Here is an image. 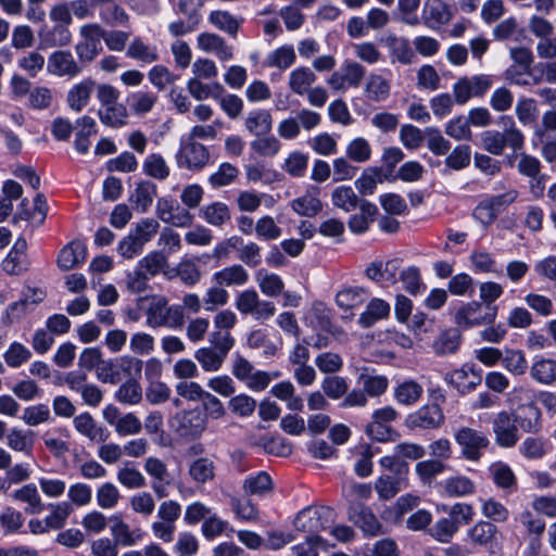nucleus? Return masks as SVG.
Instances as JSON below:
<instances>
[{
    "label": "nucleus",
    "mask_w": 556,
    "mask_h": 556,
    "mask_svg": "<svg viewBox=\"0 0 556 556\" xmlns=\"http://www.w3.org/2000/svg\"><path fill=\"white\" fill-rule=\"evenodd\" d=\"M146 316V324L150 328L180 329L185 324V315L180 305L170 306L167 299L161 295L150 298Z\"/></svg>",
    "instance_id": "nucleus-1"
},
{
    "label": "nucleus",
    "mask_w": 556,
    "mask_h": 556,
    "mask_svg": "<svg viewBox=\"0 0 556 556\" xmlns=\"http://www.w3.org/2000/svg\"><path fill=\"white\" fill-rule=\"evenodd\" d=\"M169 428L180 438L195 440L207 427V417L198 408L182 409L168 419Z\"/></svg>",
    "instance_id": "nucleus-2"
},
{
    "label": "nucleus",
    "mask_w": 556,
    "mask_h": 556,
    "mask_svg": "<svg viewBox=\"0 0 556 556\" xmlns=\"http://www.w3.org/2000/svg\"><path fill=\"white\" fill-rule=\"evenodd\" d=\"M175 159L178 167L198 172L208 164L210 152L204 144L182 137Z\"/></svg>",
    "instance_id": "nucleus-3"
},
{
    "label": "nucleus",
    "mask_w": 556,
    "mask_h": 556,
    "mask_svg": "<svg viewBox=\"0 0 556 556\" xmlns=\"http://www.w3.org/2000/svg\"><path fill=\"white\" fill-rule=\"evenodd\" d=\"M454 440L460 447L463 458L478 462L490 441L488 435L470 427H460L454 431Z\"/></svg>",
    "instance_id": "nucleus-4"
},
{
    "label": "nucleus",
    "mask_w": 556,
    "mask_h": 556,
    "mask_svg": "<svg viewBox=\"0 0 556 556\" xmlns=\"http://www.w3.org/2000/svg\"><path fill=\"white\" fill-rule=\"evenodd\" d=\"M235 307L242 315H251L255 320H267L276 313L273 302L262 300L254 289L241 291L235 300Z\"/></svg>",
    "instance_id": "nucleus-5"
},
{
    "label": "nucleus",
    "mask_w": 556,
    "mask_h": 556,
    "mask_svg": "<svg viewBox=\"0 0 556 556\" xmlns=\"http://www.w3.org/2000/svg\"><path fill=\"white\" fill-rule=\"evenodd\" d=\"M497 316V306H485L472 301L464 303L455 312V323L462 328H470L475 326L492 324Z\"/></svg>",
    "instance_id": "nucleus-6"
},
{
    "label": "nucleus",
    "mask_w": 556,
    "mask_h": 556,
    "mask_svg": "<svg viewBox=\"0 0 556 556\" xmlns=\"http://www.w3.org/2000/svg\"><path fill=\"white\" fill-rule=\"evenodd\" d=\"M493 77L486 74L459 78L453 85V96L457 104H465L471 98L483 97L493 86Z\"/></svg>",
    "instance_id": "nucleus-7"
},
{
    "label": "nucleus",
    "mask_w": 556,
    "mask_h": 556,
    "mask_svg": "<svg viewBox=\"0 0 556 556\" xmlns=\"http://www.w3.org/2000/svg\"><path fill=\"white\" fill-rule=\"evenodd\" d=\"M469 541L475 546L486 547L490 556L502 555V534L491 521L480 520L467 532Z\"/></svg>",
    "instance_id": "nucleus-8"
},
{
    "label": "nucleus",
    "mask_w": 556,
    "mask_h": 556,
    "mask_svg": "<svg viewBox=\"0 0 556 556\" xmlns=\"http://www.w3.org/2000/svg\"><path fill=\"white\" fill-rule=\"evenodd\" d=\"M79 36L75 52L80 62H91L102 51L103 28L94 23L85 24L79 28Z\"/></svg>",
    "instance_id": "nucleus-9"
},
{
    "label": "nucleus",
    "mask_w": 556,
    "mask_h": 556,
    "mask_svg": "<svg viewBox=\"0 0 556 556\" xmlns=\"http://www.w3.org/2000/svg\"><path fill=\"white\" fill-rule=\"evenodd\" d=\"M396 417L397 413L392 406H384L374 410L371 421L365 429L366 434L378 442L394 441L396 432L390 424Z\"/></svg>",
    "instance_id": "nucleus-10"
},
{
    "label": "nucleus",
    "mask_w": 556,
    "mask_h": 556,
    "mask_svg": "<svg viewBox=\"0 0 556 556\" xmlns=\"http://www.w3.org/2000/svg\"><path fill=\"white\" fill-rule=\"evenodd\" d=\"M332 517L333 510L329 507H307L296 515L294 526L298 530L316 535L330 526Z\"/></svg>",
    "instance_id": "nucleus-11"
},
{
    "label": "nucleus",
    "mask_w": 556,
    "mask_h": 556,
    "mask_svg": "<svg viewBox=\"0 0 556 556\" xmlns=\"http://www.w3.org/2000/svg\"><path fill=\"white\" fill-rule=\"evenodd\" d=\"M365 74L366 70L362 64L355 61H348L339 71L330 75L327 83L336 91H345L350 88L358 87Z\"/></svg>",
    "instance_id": "nucleus-12"
},
{
    "label": "nucleus",
    "mask_w": 556,
    "mask_h": 556,
    "mask_svg": "<svg viewBox=\"0 0 556 556\" xmlns=\"http://www.w3.org/2000/svg\"><path fill=\"white\" fill-rule=\"evenodd\" d=\"M155 213L162 222L175 227L190 226L193 220V215L188 210L168 198H160L157 200Z\"/></svg>",
    "instance_id": "nucleus-13"
},
{
    "label": "nucleus",
    "mask_w": 556,
    "mask_h": 556,
    "mask_svg": "<svg viewBox=\"0 0 556 556\" xmlns=\"http://www.w3.org/2000/svg\"><path fill=\"white\" fill-rule=\"evenodd\" d=\"M444 422V414L437 404L421 406L419 409L409 414L406 425L410 429H437Z\"/></svg>",
    "instance_id": "nucleus-14"
},
{
    "label": "nucleus",
    "mask_w": 556,
    "mask_h": 556,
    "mask_svg": "<svg viewBox=\"0 0 556 556\" xmlns=\"http://www.w3.org/2000/svg\"><path fill=\"white\" fill-rule=\"evenodd\" d=\"M495 442L502 447H513L518 441V428L516 419L507 412H501L493 420Z\"/></svg>",
    "instance_id": "nucleus-15"
},
{
    "label": "nucleus",
    "mask_w": 556,
    "mask_h": 556,
    "mask_svg": "<svg viewBox=\"0 0 556 556\" xmlns=\"http://www.w3.org/2000/svg\"><path fill=\"white\" fill-rule=\"evenodd\" d=\"M94 88L96 81L90 77L74 84L66 93V104L68 109L75 113L84 111L91 101Z\"/></svg>",
    "instance_id": "nucleus-16"
},
{
    "label": "nucleus",
    "mask_w": 556,
    "mask_h": 556,
    "mask_svg": "<svg viewBox=\"0 0 556 556\" xmlns=\"http://www.w3.org/2000/svg\"><path fill=\"white\" fill-rule=\"evenodd\" d=\"M48 73L59 77H75L83 72L70 51L59 50L51 53L47 64Z\"/></svg>",
    "instance_id": "nucleus-17"
},
{
    "label": "nucleus",
    "mask_w": 556,
    "mask_h": 556,
    "mask_svg": "<svg viewBox=\"0 0 556 556\" xmlns=\"http://www.w3.org/2000/svg\"><path fill=\"white\" fill-rule=\"evenodd\" d=\"M199 50L214 54L219 61L226 62L233 58V48L225 39L213 33H201L197 37Z\"/></svg>",
    "instance_id": "nucleus-18"
},
{
    "label": "nucleus",
    "mask_w": 556,
    "mask_h": 556,
    "mask_svg": "<svg viewBox=\"0 0 556 556\" xmlns=\"http://www.w3.org/2000/svg\"><path fill=\"white\" fill-rule=\"evenodd\" d=\"M9 497L17 503L25 504L26 514H39L45 509V504L35 483H26L15 489Z\"/></svg>",
    "instance_id": "nucleus-19"
},
{
    "label": "nucleus",
    "mask_w": 556,
    "mask_h": 556,
    "mask_svg": "<svg viewBox=\"0 0 556 556\" xmlns=\"http://www.w3.org/2000/svg\"><path fill=\"white\" fill-rule=\"evenodd\" d=\"M73 424L77 432L92 442L101 443L110 438V432L99 426L89 413H81L75 416Z\"/></svg>",
    "instance_id": "nucleus-20"
},
{
    "label": "nucleus",
    "mask_w": 556,
    "mask_h": 556,
    "mask_svg": "<svg viewBox=\"0 0 556 556\" xmlns=\"http://www.w3.org/2000/svg\"><path fill=\"white\" fill-rule=\"evenodd\" d=\"M446 381L459 392L467 393L481 382V375L479 371H476L472 365L465 364L462 368L448 374Z\"/></svg>",
    "instance_id": "nucleus-21"
},
{
    "label": "nucleus",
    "mask_w": 556,
    "mask_h": 556,
    "mask_svg": "<svg viewBox=\"0 0 556 556\" xmlns=\"http://www.w3.org/2000/svg\"><path fill=\"white\" fill-rule=\"evenodd\" d=\"M86 245L78 240H73L63 247V249L60 251L56 258V264L61 270H71L83 264L86 260Z\"/></svg>",
    "instance_id": "nucleus-22"
},
{
    "label": "nucleus",
    "mask_w": 556,
    "mask_h": 556,
    "mask_svg": "<svg viewBox=\"0 0 556 556\" xmlns=\"http://www.w3.org/2000/svg\"><path fill=\"white\" fill-rule=\"evenodd\" d=\"M38 37L42 48L66 47L72 41L70 26L62 24L43 26L38 31Z\"/></svg>",
    "instance_id": "nucleus-23"
},
{
    "label": "nucleus",
    "mask_w": 556,
    "mask_h": 556,
    "mask_svg": "<svg viewBox=\"0 0 556 556\" xmlns=\"http://www.w3.org/2000/svg\"><path fill=\"white\" fill-rule=\"evenodd\" d=\"M389 50L392 62L401 64H412L415 59V52L407 38L399 37L395 34H389L383 40Z\"/></svg>",
    "instance_id": "nucleus-24"
},
{
    "label": "nucleus",
    "mask_w": 556,
    "mask_h": 556,
    "mask_svg": "<svg viewBox=\"0 0 556 556\" xmlns=\"http://www.w3.org/2000/svg\"><path fill=\"white\" fill-rule=\"evenodd\" d=\"M157 187L150 180L139 181L129 197V202L137 213H146L156 197Z\"/></svg>",
    "instance_id": "nucleus-25"
},
{
    "label": "nucleus",
    "mask_w": 556,
    "mask_h": 556,
    "mask_svg": "<svg viewBox=\"0 0 556 556\" xmlns=\"http://www.w3.org/2000/svg\"><path fill=\"white\" fill-rule=\"evenodd\" d=\"M291 210L298 215L313 217L323 210L318 188H309L304 194L290 202Z\"/></svg>",
    "instance_id": "nucleus-26"
},
{
    "label": "nucleus",
    "mask_w": 556,
    "mask_h": 556,
    "mask_svg": "<svg viewBox=\"0 0 556 556\" xmlns=\"http://www.w3.org/2000/svg\"><path fill=\"white\" fill-rule=\"evenodd\" d=\"M407 486V477L397 470V475H381L375 482V490L380 500H390Z\"/></svg>",
    "instance_id": "nucleus-27"
},
{
    "label": "nucleus",
    "mask_w": 556,
    "mask_h": 556,
    "mask_svg": "<svg viewBox=\"0 0 556 556\" xmlns=\"http://www.w3.org/2000/svg\"><path fill=\"white\" fill-rule=\"evenodd\" d=\"M350 520L357 526L365 534L377 535L381 526L372 511L363 505H356L350 509Z\"/></svg>",
    "instance_id": "nucleus-28"
},
{
    "label": "nucleus",
    "mask_w": 556,
    "mask_h": 556,
    "mask_svg": "<svg viewBox=\"0 0 556 556\" xmlns=\"http://www.w3.org/2000/svg\"><path fill=\"white\" fill-rule=\"evenodd\" d=\"M422 15L430 27L447 24L453 17L448 4L443 0H427L424 4Z\"/></svg>",
    "instance_id": "nucleus-29"
},
{
    "label": "nucleus",
    "mask_w": 556,
    "mask_h": 556,
    "mask_svg": "<svg viewBox=\"0 0 556 556\" xmlns=\"http://www.w3.org/2000/svg\"><path fill=\"white\" fill-rule=\"evenodd\" d=\"M244 127L256 137L269 134L273 128L271 113L265 109L250 111L244 119Z\"/></svg>",
    "instance_id": "nucleus-30"
},
{
    "label": "nucleus",
    "mask_w": 556,
    "mask_h": 556,
    "mask_svg": "<svg viewBox=\"0 0 556 556\" xmlns=\"http://www.w3.org/2000/svg\"><path fill=\"white\" fill-rule=\"evenodd\" d=\"M369 298L366 289L357 286L344 287L336 294V303L343 311H353Z\"/></svg>",
    "instance_id": "nucleus-31"
},
{
    "label": "nucleus",
    "mask_w": 556,
    "mask_h": 556,
    "mask_svg": "<svg viewBox=\"0 0 556 556\" xmlns=\"http://www.w3.org/2000/svg\"><path fill=\"white\" fill-rule=\"evenodd\" d=\"M248 270L239 264L225 267L213 275V281L222 287H241L249 280Z\"/></svg>",
    "instance_id": "nucleus-32"
},
{
    "label": "nucleus",
    "mask_w": 556,
    "mask_h": 556,
    "mask_svg": "<svg viewBox=\"0 0 556 556\" xmlns=\"http://www.w3.org/2000/svg\"><path fill=\"white\" fill-rule=\"evenodd\" d=\"M390 314V304L379 298L371 299L365 311L359 315L357 323L363 328H369L374 326L377 321L384 319Z\"/></svg>",
    "instance_id": "nucleus-33"
},
{
    "label": "nucleus",
    "mask_w": 556,
    "mask_h": 556,
    "mask_svg": "<svg viewBox=\"0 0 556 556\" xmlns=\"http://www.w3.org/2000/svg\"><path fill=\"white\" fill-rule=\"evenodd\" d=\"M358 208L361 213L352 215L348 223L353 233H364L367 231L378 213V207L366 200L361 201Z\"/></svg>",
    "instance_id": "nucleus-34"
},
{
    "label": "nucleus",
    "mask_w": 556,
    "mask_h": 556,
    "mask_svg": "<svg viewBox=\"0 0 556 556\" xmlns=\"http://www.w3.org/2000/svg\"><path fill=\"white\" fill-rule=\"evenodd\" d=\"M489 472L494 484L502 490L513 492L517 488V478L513 469L503 462H495L489 466Z\"/></svg>",
    "instance_id": "nucleus-35"
},
{
    "label": "nucleus",
    "mask_w": 556,
    "mask_h": 556,
    "mask_svg": "<svg viewBox=\"0 0 556 556\" xmlns=\"http://www.w3.org/2000/svg\"><path fill=\"white\" fill-rule=\"evenodd\" d=\"M391 84L380 74H370L367 77L364 93L366 98L374 102H382L390 96Z\"/></svg>",
    "instance_id": "nucleus-36"
},
{
    "label": "nucleus",
    "mask_w": 556,
    "mask_h": 556,
    "mask_svg": "<svg viewBox=\"0 0 556 556\" xmlns=\"http://www.w3.org/2000/svg\"><path fill=\"white\" fill-rule=\"evenodd\" d=\"M296 60L295 50L292 45H282L267 53L265 64L268 67H275L286 71L294 64Z\"/></svg>",
    "instance_id": "nucleus-37"
},
{
    "label": "nucleus",
    "mask_w": 556,
    "mask_h": 556,
    "mask_svg": "<svg viewBox=\"0 0 556 556\" xmlns=\"http://www.w3.org/2000/svg\"><path fill=\"white\" fill-rule=\"evenodd\" d=\"M530 377L540 384H553L556 381V361L553 358L535 359L530 367Z\"/></svg>",
    "instance_id": "nucleus-38"
},
{
    "label": "nucleus",
    "mask_w": 556,
    "mask_h": 556,
    "mask_svg": "<svg viewBox=\"0 0 556 556\" xmlns=\"http://www.w3.org/2000/svg\"><path fill=\"white\" fill-rule=\"evenodd\" d=\"M519 453L529 460L541 459L552 450L548 440L542 437H528L519 445Z\"/></svg>",
    "instance_id": "nucleus-39"
},
{
    "label": "nucleus",
    "mask_w": 556,
    "mask_h": 556,
    "mask_svg": "<svg viewBox=\"0 0 556 556\" xmlns=\"http://www.w3.org/2000/svg\"><path fill=\"white\" fill-rule=\"evenodd\" d=\"M316 79L315 73L309 67L300 66L291 71L288 86L295 94L303 96Z\"/></svg>",
    "instance_id": "nucleus-40"
},
{
    "label": "nucleus",
    "mask_w": 556,
    "mask_h": 556,
    "mask_svg": "<svg viewBox=\"0 0 556 556\" xmlns=\"http://www.w3.org/2000/svg\"><path fill=\"white\" fill-rule=\"evenodd\" d=\"M126 55L132 60L142 63H153L159 60V51L155 45L144 42L141 38L136 37L128 45Z\"/></svg>",
    "instance_id": "nucleus-41"
},
{
    "label": "nucleus",
    "mask_w": 556,
    "mask_h": 556,
    "mask_svg": "<svg viewBox=\"0 0 556 556\" xmlns=\"http://www.w3.org/2000/svg\"><path fill=\"white\" fill-rule=\"evenodd\" d=\"M242 489L247 495L264 496L271 492L273 480L266 471H258L244 479Z\"/></svg>",
    "instance_id": "nucleus-42"
},
{
    "label": "nucleus",
    "mask_w": 556,
    "mask_h": 556,
    "mask_svg": "<svg viewBox=\"0 0 556 556\" xmlns=\"http://www.w3.org/2000/svg\"><path fill=\"white\" fill-rule=\"evenodd\" d=\"M97 114L103 125L113 128L123 127L128 117L126 108L119 102L100 108Z\"/></svg>",
    "instance_id": "nucleus-43"
},
{
    "label": "nucleus",
    "mask_w": 556,
    "mask_h": 556,
    "mask_svg": "<svg viewBox=\"0 0 556 556\" xmlns=\"http://www.w3.org/2000/svg\"><path fill=\"white\" fill-rule=\"evenodd\" d=\"M225 354L214 350L212 346H203L194 352V358L205 372L218 371L226 359Z\"/></svg>",
    "instance_id": "nucleus-44"
},
{
    "label": "nucleus",
    "mask_w": 556,
    "mask_h": 556,
    "mask_svg": "<svg viewBox=\"0 0 556 556\" xmlns=\"http://www.w3.org/2000/svg\"><path fill=\"white\" fill-rule=\"evenodd\" d=\"M255 281L263 294L267 296H277L283 291L282 279L274 273H268L261 268L255 273Z\"/></svg>",
    "instance_id": "nucleus-45"
},
{
    "label": "nucleus",
    "mask_w": 556,
    "mask_h": 556,
    "mask_svg": "<svg viewBox=\"0 0 556 556\" xmlns=\"http://www.w3.org/2000/svg\"><path fill=\"white\" fill-rule=\"evenodd\" d=\"M157 99L159 98L154 92L139 90L129 94L127 102L134 114L146 115L153 110Z\"/></svg>",
    "instance_id": "nucleus-46"
},
{
    "label": "nucleus",
    "mask_w": 556,
    "mask_h": 556,
    "mask_svg": "<svg viewBox=\"0 0 556 556\" xmlns=\"http://www.w3.org/2000/svg\"><path fill=\"white\" fill-rule=\"evenodd\" d=\"M31 356V351L25 344L18 341L11 342L2 354L4 363L10 368L14 369L20 368L24 364L28 363Z\"/></svg>",
    "instance_id": "nucleus-47"
},
{
    "label": "nucleus",
    "mask_w": 556,
    "mask_h": 556,
    "mask_svg": "<svg viewBox=\"0 0 556 556\" xmlns=\"http://www.w3.org/2000/svg\"><path fill=\"white\" fill-rule=\"evenodd\" d=\"M446 469L443 462L439 459L420 460L415 466V473L424 485H430L433 480Z\"/></svg>",
    "instance_id": "nucleus-48"
},
{
    "label": "nucleus",
    "mask_w": 556,
    "mask_h": 556,
    "mask_svg": "<svg viewBox=\"0 0 556 556\" xmlns=\"http://www.w3.org/2000/svg\"><path fill=\"white\" fill-rule=\"evenodd\" d=\"M331 202L336 207L344 211L345 213L352 212L358 207L361 203L354 190L349 186H339L334 188L331 193Z\"/></svg>",
    "instance_id": "nucleus-49"
},
{
    "label": "nucleus",
    "mask_w": 556,
    "mask_h": 556,
    "mask_svg": "<svg viewBox=\"0 0 556 556\" xmlns=\"http://www.w3.org/2000/svg\"><path fill=\"white\" fill-rule=\"evenodd\" d=\"M142 172L154 179L165 180L169 176V166L160 153L149 154L142 163Z\"/></svg>",
    "instance_id": "nucleus-50"
},
{
    "label": "nucleus",
    "mask_w": 556,
    "mask_h": 556,
    "mask_svg": "<svg viewBox=\"0 0 556 556\" xmlns=\"http://www.w3.org/2000/svg\"><path fill=\"white\" fill-rule=\"evenodd\" d=\"M542 414L540 409L533 404L529 403L521 405L518 408V416L516 421H519L521 429L526 432L538 431L541 426Z\"/></svg>",
    "instance_id": "nucleus-51"
},
{
    "label": "nucleus",
    "mask_w": 556,
    "mask_h": 556,
    "mask_svg": "<svg viewBox=\"0 0 556 556\" xmlns=\"http://www.w3.org/2000/svg\"><path fill=\"white\" fill-rule=\"evenodd\" d=\"M422 387L414 380H405L394 389V399L403 405L416 403L422 395Z\"/></svg>",
    "instance_id": "nucleus-52"
},
{
    "label": "nucleus",
    "mask_w": 556,
    "mask_h": 556,
    "mask_svg": "<svg viewBox=\"0 0 556 556\" xmlns=\"http://www.w3.org/2000/svg\"><path fill=\"white\" fill-rule=\"evenodd\" d=\"M443 489L450 496L462 497L475 492L473 481L466 476L450 477L443 482Z\"/></svg>",
    "instance_id": "nucleus-53"
},
{
    "label": "nucleus",
    "mask_w": 556,
    "mask_h": 556,
    "mask_svg": "<svg viewBox=\"0 0 556 556\" xmlns=\"http://www.w3.org/2000/svg\"><path fill=\"white\" fill-rule=\"evenodd\" d=\"M208 22L219 30L235 36L242 20L233 16L228 11L216 10L210 13Z\"/></svg>",
    "instance_id": "nucleus-54"
},
{
    "label": "nucleus",
    "mask_w": 556,
    "mask_h": 556,
    "mask_svg": "<svg viewBox=\"0 0 556 556\" xmlns=\"http://www.w3.org/2000/svg\"><path fill=\"white\" fill-rule=\"evenodd\" d=\"M202 218L210 225L220 227L230 220V211L223 202H213L201 210Z\"/></svg>",
    "instance_id": "nucleus-55"
},
{
    "label": "nucleus",
    "mask_w": 556,
    "mask_h": 556,
    "mask_svg": "<svg viewBox=\"0 0 556 556\" xmlns=\"http://www.w3.org/2000/svg\"><path fill=\"white\" fill-rule=\"evenodd\" d=\"M7 445L13 451L29 455L34 446L33 432L13 428L7 435Z\"/></svg>",
    "instance_id": "nucleus-56"
},
{
    "label": "nucleus",
    "mask_w": 556,
    "mask_h": 556,
    "mask_svg": "<svg viewBox=\"0 0 556 556\" xmlns=\"http://www.w3.org/2000/svg\"><path fill=\"white\" fill-rule=\"evenodd\" d=\"M188 472L198 483L211 481L215 475L214 462L208 457L197 458L190 464Z\"/></svg>",
    "instance_id": "nucleus-57"
},
{
    "label": "nucleus",
    "mask_w": 556,
    "mask_h": 556,
    "mask_svg": "<svg viewBox=\"0 0 556 556\" xmlns=\"http://www.w3.org/2000/svg\"><path fill=\"white\" fill-rule=\"evenodd\" d=\"M149 277L161 274L165 267H168L167 255L161 251H152L143 256L138 265Z\"/></svg>",
    "instance_id": "nucleus-58"
},
{
    "label": "nucleus",
    "mask_w": 556,
    "mask_h": 556,
    "mask_svg": "<svg viewBox=\"0 0 556 556\" xmlns=\"http://www.w3.org/2000/svg\"><path fill=\"white\" fill-rule=\"evenodd\" d=\"M502 366L514 376H522L527 372L528 362L520 350H506L502 357Z\"/></svg>",
    "instance_id": "nucleus-59"
},
{
    "label": "nucleus",
    "mask_w": 556,
    "mask_h": 556,
    "mask_svg": "<svg viewBox=\"0 0 556 556\" xmlns=\"http://www.w3.org/2000/svg\"><path fill=\"white\" fill-rule=\"evenodd\" d=\"M121 500L118 488L112 482H104L96 491V501L102 509H113Z\"/></svg>",
    "instance_id": "nucleus-60"
},
{
    "label": "nucleus",
    "mask_w": 556,
    "mask_h": 556,
    "mask_svg": "<svg viewBox=\"0 0 556 556\" xmlns=\"http://www.w3.org/2000/svg\"><path fill=\"white\" fill-rule=\"evenodd\" d=\"M307 154L300 151H292L287 155L283 163L281 164V169L291 177H303L307 169Z\"/></svg>",
    "instance_id": "nucleus-61"
},
{
    "label": "nucleus",
    "mask_w": 556,
    "mask_h": 556,
    "mask_svg": "<svg viewBox=\"0 0 556 556\" xmlns=\"http://www.w3.org/2000/svg\"><path fill=\"white\" fill-rule=\"evenodd\" d=\"M24 521L23 514L11 506L5 507L0 514V527L4 534L20 532Z\"/></svg>",
    "instance_id": "nucleus-62"
},
{
    "label": "nucleus",
    "mask_w": 556,
    "mask_h": 556,
    "mask_svg": "<svg viewBox=\"0 0 556 556\" xmlns=\"http://www.w3.org/2000/svg\"><path fill=\"white\" fill-rule=\"evenodd\" d=\"M515 113L522 125H530L536 122L540 111L534 99L520 98L516 103Z\"/></svg>",
    "instance_id": "nucleus-63"
},
{
    "label": "nucleus",
    "mask_w": 556,
    "mask_h": 556,
    "mask_svg": "<svg viewBox=\"0 0 556 556\" xmlns=\"http://www.w3.org/2000/svg\"><path fill=\"white\" fill-rule=\"evenodd\" d=\"M460 342L459 333L455 329L442 332L433 342V350L438 355H447L457 351Z\"/></svg>",
    "instance_id": "nucleus-64"
}]
</instances>
